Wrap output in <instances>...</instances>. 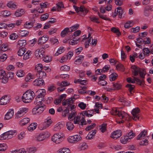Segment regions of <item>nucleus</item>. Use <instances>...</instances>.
<instances>
[{"label":"nucleus","mask_w":153,"mask_h":153,"mask_svg":"<svg viewBox=\"0 0 153 153\" xmlns=\"http://www.w3.org/2000/svg\"><path fill=\"white\" fill-rule=\"evenodd\" d=\"M117 14L118 15L119 18H122V15L123 13V10L122 7H120L117 8Z\"/></svg>","instance_id":"obj_41"},{"label":"nucleus","mask_w":153,"mask_h":153,"mask_svg":"<svg viewBox=\"0 0 153 153\" xmlns=\"http://www.w3.org/2000/svg\"><path fill=\"white\" fill-rule=\"evenodd\" d=\"M79 25L78 24H76L74 26H72L70 27L71 32H73L75 31L76 29H78L79 27Z\"/></svg>","instance_id":"obj_61"},{"label":"nucleus","mask_w":153,"mask_h":153,"mask_svg":"<svg viewBox=\"0 0 153 153\" xmlns=\"http://www.w3.org/2000/svg\"><path fill=\"white\" fill-rule=\"evenodd\" d=\"M126 136L128 137H129L130 140H131V139L132 138L134 137L135 136V134L132 131H131L130 132H129L127 134Z\"/></svg>","instance_id":"obj_52"},{"label":"nucleus","mask_w":153,"mask_h":153,"mask_svg":"<svg viewBox=\"0 0 153 153\" xmlns=\"http://www.w3.org/2000/svg\"><path fill=\"white\" fill-rule=\"evenodd\" d=\"M37 126L36 123H32L28 126L27 128L28 130L30 131H32L36 128Z\"/></svg>","instance_id":"obj_26"},{"label":"nucleus","mask_w":153,"mask_h":153,"mask_svg":"<svg viewBox=\"0 0 153 153\" xmlns=\"http://www.w3.org/2000/svg\"><path fill=\"white\" fill-rule=\"evenodd\" d=\"M147 134V132L145 130H143L137 137V140H139L144 139V137Z\"/></svg>","instance_id":"obj_21"},{"label":"nucleus","mask_w":153,"mask_h":153,"mask_svg":"<svg viewBox=\"0 0 153 153\" xmlns=\"http://www.w3.org/2000/svg\"><path fill=\"white\" fill-rule=\"evenodd\" d=\"M39 92V94H38L37 97L35 99L34 103L36 105L38 106L42 105V101L43 100L44 97L46 94L45 90V89H40L36 91V93Z\"/></svg>","instance_id":"obj_1"},{"label":"nucleus","mask_w":153,"mask_h":153,"mask_svg":"<svg viewBox=\"0 0 153 153\" xmlns=\"http://www.w3.org/2000/svg\"><path fill=\"white\" fill-rule=\"evenodd\" d=\"M50 135V134L48 132L40 133L36 137V140L37 141H42L49 137Z\"/></svg>","instance_id":"obj_5"},{"label":"nucleus","mask_w":153,"mask_h":153,"mask_svg":"<svg viewBox=\"0 0 153 153\" xmlns=\"http://www.w3.org/2000/svg\"><path fill=\"white\" fill-rule=\"evenodd\" d=\"M133 21H128L124 25L125 28L128 29L131 27L133 25Z\"/></svg>","instance_id":"obj_37"},{"label":"nucleus","mask_w":153,"mask_h":153,"mask_svg":"<svg viewBox=\"0 0 153 153\" xmlns=\"http://www.w3.org/2000/svg\"><path fill=\"white\" fill-rule=\"evenodd\" d=\"M121 135V132L120 130H117L113 132L111 135V137L112 138L115 139L120 137Z\"/></svg>","instance_id":"obj_9"},{"label":"nucleus","mask_w":153,"mask_h":153,"mask_svg":"<svg viewBox=\"0 0 153 153\" xmlns=\"http://www.w3.org/2000/svg\"><path fill=\"white\" fill-rule=\"evenodd\" d=\"M30 119L28 118H25L20 121V124L22 126L27 124L30 121Z\"/></svg>","instance_id":"obj_28"},{"label":"nucleus","mask_w":153,"mask_h":153,"mask_svg":"<svg viewBox=\"0 0 153 153\" xmlns=\"http://www.w3.org/2000/svg\"><path fill=\"white\" fill-rule=\"evenodd\" d=\"M37 77L39 78L42 79L45 78L46 76V74L44 71H41L38 72L36 74Z\"/></svg>","instance_id":"obj_16"},{"label":"nucleus","mask_w":153,"mask_h":153,"mask_svg":"<svg viewBox=\"0 0 153 153\" xmlns=\"http://www.w3.org/2000/svg\"><path fill=\"white\" fill-rule=\"evenodd\" d=\"M73 7L75 9L76 12L78 13L79 11L84 12L85 14L88 12V10L85 9L83 6H81L80 7H78L75 5H73Z\"/></svg>","instance_id":"obj_12"},{"label":"nucleus","mask_w":153,"mask_h":153,"mask_svg":"<svg viewBox=\"0 0 153 153\" xmlns=\"http://www.w3.org/2000/svg\"><path fill=\"white\" fill-rule=\"evenodd\" d=\"M75 98L74 97H71L66 100L65 101L63 102L62 104L64 106L73 104L74 101L75 100Z\"/></svg>","instance_id":"obj_10"},{"label":"nucleus","mask_w":153,"mask_h":153,"mask_svg":"<svg viewBox=\"0 0 153 153\" xmlns=\"http://www.w3.org/2000/svg\"><path fill=\"white\" fill-rule=\"evenodd\" d=\"M85 117H82L81 118V122H80V125L82 126L87 125V124H90L91 122V121L90 120H87L86 122L85 119Z\"/></svg>","instance_id":"obj_23"},{"label":"nucleus","mask_w":153,"mask_h":153,"mask_svg":"<svg viewBox=\"0 0 153 153\" xmlns=\"http://www.w3.org/2000/svg\"><path fill=\"white\" fill-rule=\"evenodd\" d=\"M35 55L38 58H41L42 56L40 55V50L39 49L36 50L35 52Z\"/></svg>","instance_id":"obj_57"},{"label":"nucleus","mask_w":153,"mask_h":153,"mask_svg":"<svg viewBox=\"0 0 153 153\" xmlns=\"http://www.w3.org/2000/svg\"><path fill=\"white\" fill-rule=\"evenodd\" d=\"M57 9L58 11H59L61 10V8H64V6L62 2H59L56 4Z\"/></svg>","instance_id":"obj_48"},{"label":"nucleus","mask_w":153,"mask_h":153,"mask_svg":"<svg viewBox=\"0 0 153 153\" xmlns=\"http://www.w3.org/2000/svg\"><path fill=\"white\" fill-rule=\"evenodd\" d=\"M1 13L5 17L8 16L11 14L10 11L7 10L2 11L1 12Z\"/></svg>","instance_id":"obj_42"},{"label":"nucleus","mask_w":153,"mask_h":153,"mask_svg":"<svg viewBox=\"0 0 153 153\" xmlns=\"http://www.w3.org/2000/svg\"><path fill=\"white\" fill-rule=\"evenodd\" d=\"M31 52L30 51H28L23 56V59L24 60H26L31 57Z\"/></svg>","instance_id":"obj_39"},{"label":"nucleus","mask_w":153,"mask_h":153,"mask_svg":"<svg viewBox=\"0 0 153 153\" xmlns=\"http://www.w3.org/2000/svg\"><path fill=\"white\" fill-rule=\"evenodd\" d=\"M140 110L138 108H136L134 109L131 111V114L133 115L132 119L135 121L139 120L140 116L139 114Z\"/></svg>","instance_id":"obj_7"},{"label":"nucleus","mask_w":153,"mask_h":153,"mask_svg":"<svg viewBox=\"0 0 153 153\" xmlns=\"http://www.w3.org/2000/svg\"><path fill=\"white\" fill-rule=\"evenodd\" d=\"M79 58L77 59L75 61V64L76 65L81 64L84 60V56H80Z\"/></svg>","instance_id":"obj_32"},{"label":"nucleus","mask_w":153,"mask_h":153,"mask_svg":"<svg viewBox=\"0 0 153 153\" xmlns=\"http://www.w3.org/2000/svg\"><path fill=\"white\" fill-rule=\"evenodd\" d=\"M131 68L133 70L132 72L134 76H137L140 72V68L137 66L133 65L131 67Z\"/></svg>","instance_id":"obj_19"},{"label":"nucleus","mask_w":153,"mask_h":153,"mask_svg":"<svg viewBox=\"0 0 153 153\" xmlns=\"http://www.w3.org/2000/svg\"><path fill=\"white\" fill-rule=\"evenodd\" d=\"M130 140L126 136L122 137L120 140L121 143L123 144H125L127 143V142H129Z\"/></svg>","instance_id":"obj_22"},{"label":"nucleus","mask_w":153,"mask_h":153,"mask_svg":"<svg viewBox=\"0 0 153 153\" xmlns=\"http://www.w3.org/2000/svg\"><path fill=\"white\" fill-rule=\"evenodd\" d=\"M42 66H43L42 64H38L36 67L35 70L37 71V72L42 71Z\"/></svg>","instance_id":"obj_62"},{"label":"nucleus","mask_w":153,"mask_h":153,"mask_svg":"<svg viewBox=\"0 0 153 153\" xmlns=\"http://www.w3.org/2000/svg\"><path fill=\"white\" fill-rule=\"evenodd\" d=\"M25 72L22 70H18L16 73V75L19 77H22L24 76Z\"/></svg>","instance_id":"obj_51"},{"label":"nucleus","mask_w":153,"mask_h":153,"mask_svg":"<svg viewBox=\"0 0 153 153\" xmlns=\"http://www.w3.org/2000/svg\"><path fill=\"white\" fill-rule=\"evenodd\" d=\"M52 141L56 144H59L64 140V134L61 132L55 134L52 137Z\"/></svg>","instance_id":"obj_3"},{"label":"nucleus","mask_w":153,"mask_h":153,"mask_svg":"<svg viewBox=\"0 0 153 153\" xmlns=\"http://www.w3.org/2000/svg\"><path fill=\"white\" fill-rule=\"evenodd\" d=\"M45 108V105H42L41 106H38L36 105V107L33 108V109L32 112L33 113L34 111L36 112L34 114H40L41 113Z\"/></svg>","instance_id":"obj_8"},{"label":"nucleus","mask_w":153,"mask_h":153,"mask_svg":"<svg viewBox=\"0 0 153 153\" xmlns=\"http://www.w3.org/2000/svg\"><path fill=\"white\" fill-rule=\"evenodd\" d=\"M70 151L69 149L67 148H63L59 150L58 153H70Z\"/></svg>","instance_id":"obj_45"},{"label":"nucleus","mask_w":153,"mask_h":153,"mask_svg":"<svg viewBox=\"0 0 153 153\" xmlns=\"http://www.w3.org/2000/svg\"><path fill=\"white\" fill-rule=\"evenodd\" d=\"M50 41L53 45L55 44H57L59 43V41L58 39L54 38H51L50 39Z\"/></svg>","instance_id":"obj_58"},{"label":"nucleus","mask_w":153,"mask_h":153,"mask_svg":"<svg viewBox=\"0 0 153 153\" xmlns=\"http://www.w3.org/2000/svg\"><path fill=\"white\" fill-rule=\"evenodd\" d=\"M111 31L113 33H116L118 36H119L121 34L119 30L115 27H113L111 29Z\"/></svg>","instance_id":"obj_35"},{"label":"nucleus","mask_w":153,"mask_h":153,"mask_svg":"<svg viewBox=\"0 0 153 153\" xmlns=\"http://www.w3.org/2000/svg\"><path fill=\"white\" fill-rule=\"evenodd\" d=\"M26 48L24 47H22L17 52V54L19 56H22L25 51Z\"/></svg>","instance_id":"obj_38"},{"label":"nucleus","mask_w":153,"mask_h":153,"mask_svg":"<svg viewBox=\"0 0 153 153\" xmlns=\"http://www.w3.org/2000/svg\"><path fill=\"white\" fill-rule=\"evenodd\" d=\"M126 87L128 88V90L129 91L130 94H131V91L133 90L135 87L134 85L128 84L126 85Z\"/></svg>","instance_id":"obj_49"},{"label":"nucleus","mask_w":153,"mask_h":153,"mask_svg":"<svg viewBox=\"0 0 153 153\" xmlns=\"http://www.w3.org/2000/svg\"><path fill=\"white\" fill-rule=\"evenodd\" d=\"M118 76L117 74L115 73H113L111 74L109 76L110 80L111 81L115 80Z\"/></svg>","instance_id":"obj_36"},{"label":"nucleus","mask_w":153,"mask_h":153,"mask_svg":"<svg viewBox=\"0 0 153 153\" xmlns=\"http://www.w3.org/2000/svg\"><path fill=\"white\" fill-rule=\"evenodd\" d=\"M48 39L49 37L48 36H42L39 39L38 41V44L39 45L44 44L48 40Z\"/></svg>","instance_id":"obj_17"},{"label":"nucleus","mask_w":153,"mask_h":153,"mask_svg":"<svg viewBox=\"0 0 153 153\" xmlns=\"http://www.w3.org/2000/svg\"><path fill=\"white\" fill-rule=\"evenodd\" d=\"M18 37L17 35L15 33H13L11 34L10 36V38L12 40H14L16 39Z\"/></svg>","instance_id":"obj_55"},{"label":"nucleus","mask_w":153,"mask_h":153,"mask_svg":"<svg viewBox=\"0 0 153 153\" xmlns=\"http://www.w3.org/2000/svg\"><path fill=\"white\" fill-rule=\"evenodd\" d=\"M52 121L51 119L45 121L44 123V126L43 128V129H45L47 128L48 127L51 123Z\"/></svg>","instance_id":"obj_40"},{"label":"nucleus","mask_w":153,"mask_h":153,"mask_svg":"<svg viewBox=\"0 0 153 153\" xmlns=\"http://www.w3.org/2000/svg\"><path fill=\"white\" fill-rule=\"evenodd\" d=\"M82 137L79 135H76L69 137L68 140V142L74 143L80 141Z\"/></svg>","instance_id":"obj_6"},{"label":"nucleus","mask_w":153,"mask_h":153,"mask_svg":"<svg viewBox=\"0 0 153 153\" xmlns=\"http://www.w3.org/2000/svg\"><path fill=\"white\" fill-rule=\"evenodd\" d=\"M116 67L117 70L119 71H124L125 70V69L123 65L121 63H119L117 64L116 65Z\"/></svg>","instance_id":"obj_30"},{"label":"nucleus","mask_w":153,"mask_h":153,"mask_svg":"<svg viewBox=\"0 0 153 153\" xmlns=\"http://www.w3.org/2000/svg\"><path fill=\"white\" fill-rule=\"evenodd\" d=\"M106 126L107 124L106 123H104L102 124L100 129L102 132L103 133L106 131Z\"/></svg>","instance_id":"obj_54"},{"label":"nucleus","mask_w":153,"mask_h":153,"mask_svg":"<svg viewBox=\"0 0 153 153\" xmlns=\"http://www.w3.org/2000/svg\"><path fill=\"white\" fill-rule=\"evenodd\" d=\"M69 32H70L69 28L68 27H66L61 32V36L62 37H64L65 36L66 34Z\"/></svg>","instance_id":"obj_29"},{"label":"nucleus","mask_w":153,"mask_h":153,"mask_svg":"<svg viewBox=\"0 0 153 153\" xmlns=\"http://www.w3.org/2000/svg\"><path fill=\"white\" fill-rule=\"evenodd\" d=\"M91 21L93 22H95L97 23H99L100 22L98 21L99 19L96 17L91 16L90 17Z\"/></svg>","instance_id":"obj_56"},{"label":"nucleus","mask_w":153,"mask_h":153,"mask_svg":"<svg viewBox=\"0 0 153 153\" xmlns=\"http://www.w3.org/2000/svg\"><path fill=\"white\" fill-rule=\"evenodd\" d=\"M33 23L32 22H26L24 25V27L28 29L30 28L33 27Z\"/></svg>","instance_id":"obj_46"},{"label":"nucleus","mask_w":153,"mask_h":153,"mask_svg":"<svg viewBox=\"0 0 153 153\" xmlns=\"http://www.w3.org/2000/svg\"><path fill=\"white\" fill-rule=\"evenodd\" d=\"M81 115H78L77 116H76L75 118H74V123L75 124H79L80 125V122H81V119L80 120Z\"/></svg>","instance_id":"obj_25"},{"label":"nucleus","mask_w":153,"mask_h":153,"mask_svg":"<svg viewBox=\"0 0 153 153\" xmlns=\"http://www.w3.org/2000/svg\"><path fill=\"white\" fill-rule=\"evenodd\" d=\"M60 69L61 71H68L70 69V67L69 66L67 65H64L62 66Z\"/></svg>","instance_id":"obj_44"},{"label":"nucleus","mask_w":153,"mask_h":153,"mask_svg":"<svg viewBox=\"0 0 153 153\" xmlns=\"http://www.w3.org/2000/svg\"><path fill=\"white\" fill-rule=\"evenodd\" d=\"M63 127V126L62 124L59 123L55 125L54 130L56 131H58Z\"/></svg>","instance_id":"obj_27"},{"label":"nucleus","mask_w":153,"mask_h":153,"mask_svg":"<svg viewBox=\"0 0 153 153\" xmlns=\"http://www.w3.org/2000/svg\"><path fill=\"white\" fill-rule=\"evenodd\" d=\"M15 133V132L11 131L6 132L0 136V140H4L7 139H9L11 138Z\"/></svg>","instance_id":"obj_4"},{"label":"nucleus","mask_w":153,"mask_h":153,"mask_svg":"<svg viewBox=\"0 0 153 153\" xmlns=\"http://www.w3.org/2000/svg\"><path fill=\"white\" fill-rule=\"evenodd\" d=\"M7 58V56L6 54H4L0 56V61L4 62L5 61Z\"/></svg>","instance_id":"obj_63"},{"label":"nucleus","mask_w":153,"mask_h":153,"mask_svg":"<svg viewBox=\"0 0 153 153\" xmlns=\"http://www.w3.org/2000/svg\"><path fill=\"white\" fill-rule=\"evenodd\" d=\"M29 32L26 30H21L20 33L21 36L22 37L26 36H27Z\"/></svg>","instance_id":"obj_60"},{"label":"nucleus","mask_w":153,"mask_h":153,"mask_svg":"<svg viewBox=\"0 0 153 153\" xmlns=\"http://www.w3.org/2000/svg\"><path fill=\"white\" fill-rule=\"evenodd\" d=\"M28 111V108H22L19 109V111L21 112L22 114H23L24 115Z\"/></svg>","instance_id":"obj_53"},{"label":"nucleus","mask_w":153,"mask_h":153,"mask_svg":"<svg viewBox=\"0 0 153 153\" xmlns=\"http://www.w3.org/2000/svg\"><path fill=\"white\" fill-rule=\"evenodd\" d=\"M35 94L31 90H27L24 93L22 96V100L24 102L27 103L31 102L33 99Z\"/></svg>","instance_id":"obj_2"},{"label":"nucleus","mask_w":153,"mask_h":153,"mask_svg":"<svg viewBox=\"0 0 153 153\" xmlns=\"http://www.w3.org/2000/svg\"><path fill=\"white\" fill-rule=\"evenodd\" d=\"M14 111L13 109L9 110L5 115V119L8 120L10 119L13 116Z\"/></svg>","instance_id":"obj_18"},{"label":"nucleus","mask_w":153,"mask_h":153,"mask_svg":"<svg viewBox=\"0 0 153 153\" xmlns=\"http://www.w3.org/2000/svg\"><path fill=\"white\" fill-rule=\"evenodd\" d=\"M67 128L69 131L72 130L74 127L73 123L70 122H68L66 123Z\"/></svg>","instance_id":"obj_33"},{"label":"nucleus","mask_w":153,"mask_h":153,"mask_svg":"<svg viewBox=\"0 0 153 153\" xmlns=\"http://www.w3.org/2000/svg\"><path fill=\"white\" fill-rule=\"evenodd\" d=\"M42 58H43V60L46 62H48L51 61V58L48 56H46Z\"/></svg>","instance_id":"obj_59"},{"label":"nucleus","mask_w":153,"mask_h":153,"mask_svg":"<svg viewBox=\"0 0 153 153\" xmlns=\"http://www.w3.org/2000/svg\"><path fill=\"white\" fill-rule=\"evenodd\" d=\"M74 82L75 83H80V84L83 85H85L88 83V81L87 80H82L80 79H75Z\"/></svg>","instance_id":"obj_24"},{"label":"nucleus","mask_w":153,"mask_h":153,"mask_svg":"<svg viewBox=\"0 0 153 153\" xmlns=\"http://www.w3.org/2000/svg\"><path fill=\"white\" fill-rule=\"evenodd\" d=\"M9 97L5 95L2 97L0 100V104L1 105H5L9 102Z\"/></svg>","instance_id":"obj_14"},{"label":"nucleus","mask_w":153,"mask_h":153,"mask_svg":"<svg viewBox=\"0 0 153 153\" xmlns=\"http://www.w3.org/2000/svg\"><path fill=\"white\" fill-rule=\"evenodd\" d=\"M7 6L10 8L16 9L17 8V5L12 2H10L7 4Z\"/></svg>","instance_id":"obj_43"},{"label":"nucleus","mask_w":153,"mask_h":153,"mask_svg":"<svg viewBox=\"0 0 153 153\" xmlns=\"http://www.w3.org/2000/svg\"><path fill=\"white\" fill-rule=\"evenodd\" d=\"M25 13V11L23 9H18L16 10L14 13V15L16 17L21 16Z\"/></svg>","instance_id":"obj_15"},{"label":"nucleus","mask_w":153,"mask_h":153,"mask_svg":"<svg viewBox=\"0 0 153 153\" xmlns=\"http://www.w3.org/2000/svg\"><path fill=\"white\" fill-rule=\"evenodd\" d=\"M94 111L93 110L91 111H84L80 114V115H82V117H84L85 115L88 117H90L93 116Z\"/></svg>","instance_id":"obj_13"},{"label":"nucleus","mask_w":153,"mask_h":153,"mask_svg":"<svg viewBox=\"0 0 153 153\" xmlns=\"http://www.w3.org/2000/svg\"><path fill=\"white\" fill-rule=\"evenodd\" d=\"M112 86V88L113 90H118L121 88V85L120 84L115 83L113 84Z\"/></svg>","instance_id":"obj_34"},{"label":"nucleus","mask_w":153,"mask_h":153,"mask_svg":"<svg viewBox=\"0 0 153 153\" xmlns=\"http://www.w3.org/2000/svg\"><path fill=\"white\" fill-rule=\"evenodd\" d=\"M48 17L49 14L48 13H45L42 15L40 18L42 21H44L48 19Z\"/></svg>","instance_id":"obj_64"},{"label":"nucleus","mask_w":153,"mask_h":153,"mask_svg":"<svg viewBox=\"0 0 153 153\" xmlns=\"http://www.w3.org/2000/svg\"><path fill=\"white\" fill-rule=\"evenodd\" d=\"M8 49L7 45V44H3L1 45L0 48V53L7 51Z\"/></svg>","instance_id":"obj_31"},{"label":"nucleus","mask_w":153,"mask_h":153,"mask_svg":"<svg viewBox=\"0 0 153 153\" xmlns=\"http://www.w3.org/2000/svg\"><path fill=\"white\" fill-rule=\"evenodd\" d=\"M26 45V41L25 40H20L18 41L17 44L18 47H24Z\"/></svg>","instance_id":"obj_20"},{"label":"nucleus","mask_w":153,"mask_h":153,"mask_svg":"<svg viewBox=\"0 0 153 153\" xmlns=\"http://www.w3.org/2000/svg\"><path fill=\"white\" fill-rule=\"evenodd\" d=\"M133 78L135 79V82L136 81L137 83L140 85H141L142 84H143L144 83V81L143 79L140 80L137 78L134 77Z\"/></svg>","instance_id":"obj_50"},{"label":"nucleus","mask_w":153,"mask_h":153,"mask_svg":"<svg viewBox=\"0 0 153 153\" xmlns=\"http://www.w3.org/2000/svg\"><path fill=\"white\" fill-rule=\"evenodd\" d=\"M76 112H73L69 114L68 117V119L70 120H73L74 118L76 116Z\"/></svg>","instance_id":"obj_47"},{"label":"nucleus","mask_w":153,"mask_h":153,"mask_svg":"<svg viewBox=\"0 0 153 153\" xmlns=\"http://www.w3.org/2000/svg\"><path fill=\"white\" fill-rule=\"evenodd\" d=\"M33 85L36 86H41L45 84L44 80L40 78H38L35 80L33 82Z\"/></svg>","instance_id":"obj_11"}]
</instances>
